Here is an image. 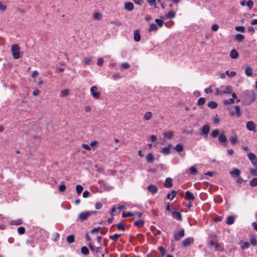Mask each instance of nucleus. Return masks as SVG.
Masks as SVG:
<instances>
[{"mask_svg": "<svg viewBox=\"0 0 257 257\" xmlns=\"http://www.w3.org/2000/svg\"><path fill=\"white\" fill-rule=\"evenodd\" d=\"M176 17V13L173 11H169L165 16L166 19H172Z\"/></svg>", "mask_w": 257, "mask_h": 257, "instance_id": "obj_19", "label": "nucleus"}, {"mask_svg": "<svg viewBox=\"0 0 257 257\" xmlns=\"http://www.w3.org/2000/svg\"><path fill=\"white\" fill-rule=\"evenodd\" d=\"M159 250L161 252L162 255L163 256L166 254V249L164 247L162 246H160L158 247Z\"/></svg>", "mask_w": 257, "mask_h": 257, "instance_id": "obj_53", "label": "nucleus"}, {"mask_svg": "<svg viewBox=\"0 0 257 257\" xmlns=\"http://www.w3.org/2000/svg\"><path fill=\"white\" fill-rule=\"evenodd\" d=\"M185 199L189 201H193L195 199V197L191 192L187 191L185 192Z\"/></svg>", "mask_w": 257, "mask_h": 257, "instance_id": "obj_8", "label": "nucleus"}, {"mask_svg": "<svg viewBox=\"0 0 257 257\" xmlns=\"http://www.w3.org/2000/svg\"><path fill=\"white\" fill-rule=\"evenodd\" d=\"M234 102V100L233 98H229L228 99H225L223 101V104L225 105L233 104Z\"/></svg>", "mask_w": 257, "mask_h": 257, "instance_id": "obj_31", "label": "nucleus"}, {"mask_svg": "<svg viewBox=\"0 0 257 257\" xmlns=\"http://www.w3.org/2000/svg\"><path fill=\"white\" fill-rule=\"evenodd\" d=\"M194 241V239L193 237H188L185 239L182 242V245L184 247H187L189 246L191 243H192Z\"/></svg>", "mask_w": 257, "mask_h": 257, "instance_id": "obj_7", "label": "nucleus"}, {"mask_svg": "<svg viewBox=\"0 0 257 257\" xmlns=\"http://www.w3.org/2000/svg\"><path fill=\"white\" fill-rule=\"evenodd\" d=\"M96 212L95 211H85L81 212L78 216V218L81 221H83L87 219V218L92 215L93 214H95Z\"/></svg>", "mask_w": 257, "mask_h": 257, "instance_id": "obj_4", "label": "nucleus"}, {"mask_svg": "<svg viewBox=\"0 0 257 257\" xmlns=\"http://www.w3.org/2000/svg\"><path fill=\"white\" fill-rule=\"evenodd\" d=\"M124 8L125 10L131 11L134 10V6L132 3L126 2L124 4Z\"/></svg>", "mask_w": 257, "mask_h": 257, "instance_id": "obj_15", "label": "nucleus"}, {"mask_svg": "<svg viewBox=\"0 0 257 257\" xmlns=\"http://www.w3.org/2000/svg\"><path fill=\"white\" fill-rule=\"evenodd\" d=\"M146 160L148 163H153L154 161L153 155L152 153H149L146 156Z\"/></svg>", "mask_w": 257, "mask_h": 257, "instance_id": "obj_23", "label": "nucleus"}, {"mask_svg": "<svg viewBox=\"0 0 257 257\" xmlns=\"http://www.w3.org/2000/svg\"><path fill=\"white\" fill-rule=\"evenodd\" d=\"M134 40L136 42H139L141 40V35L139 33V31L138 30H136L134 31Z\"/></svg>", "mask_w": 257, "mask_h": 257, "instance_id": "obj_16", "label": "nucleus"}, {"mask_svg": "<svg viewBox=\"0 0 257 257\" xmlns=\"http://www.w3.org/2000/svg\"><path fill=\"white\" fill-rule=\"evenodd\" d=\"M90 94L92 96L96 99H98L100 97V92L98 91V88L96 86H93L90 88Z\"/></svg>", "mask_w": 257, "mask_h": 257, "instance_id": "obj_5", "label": "nucleus"}, {"mask_svg": "<svg viewBox=\"0 0 257 257\" xmlns=\"http://www.w3.org/2000/svg\"><path fill=\"white\" fill-rule=\"evenodd\" d=\"M235 30L238 32H241L242 33L245 32V28L242 26L235 27Z\"/></svg>", "mask_w": 257, "mask_h": 257, "instance_id": "obj_46", "label": "nucleus"}, {"mask_svg": "<svg viewBox=\"0 0 257 257\" xmlns=\"http://www.w3.org/2000/svg\"><path fill=\"white\" fill-rule=\"evenodd\" d=\"M249 246V243L248 242H244L242 245H241V248L242 249H246V248H248V247Z\"/></svg>", "mask_w": 257, "mask_h": 257, "instance_id": "obj_59", "label": "nucleus"}, {"mask_svg": "<svg viewBox=\"0 0 257 257\" xmlns=\"http://www.w3.org/2000/svg\"><path fill=\"white\" fill-rule=\"evenodd\" d=\"M219 134V131L218 129L213 130L211 133V136L213 138H216Z\"/></svg>", "mask_w": 257, "mask_h": 257, "instance_id": "obj_36", "label": "nucleus"}, {"mask_svg": "<svg viewBox=\"0 0 257 257\" xmlns=\"http://www.w3.org/2000/svg\"><path fill=\"white\" fill-rule=\"evenodd\" d=\"M83 188L81 185H77L76 186V190L77 194H80L83 191Z\"/></svg>", "mask_w": 257, "mask_h": 257, "instance_id": "obj_45", "label": "nucleus"}, {"mask_svg": "<svg viewBox=\"0 0 257 257\" xmlns=\"http://www.w3.org/2000/svg\"><path fill=\"white\" fill-rule=\"evenodd\" d=\"M164 137L167 139H171L174 136V133L172 131H168L163 133Z\"/></svg>", "mask_w": 257, "mask_h": 257, "instance_id": "obj_17", "label": "nucleus"}, {"mask_svg": "<svg viewBox=\"0 0 257 257\" xmlns=\"http://www.w3.org/2000/svg\"><path fill=\"white\" fill-rule=\"evenodd\" d=\"M235 38L236 40L238 42H242L244 39V36L240 34H237Z\"/></svg>", "mask_w": 257, "mask_h": 257, "instance_id": "obj_27", "label": "nucleus"}, {"mask_svg": "<svg viewBox=\"0 0 257 257\" xmlns=\"http://www.w3.org/2000/svg\"><path fill=\"white\" fill-rule=\"evenodd\" d=\"M246 5L250 9H251L253 6V2L252 0H249L247 2Z\"/></svg>", "mask_w": 257, "mask_h": 257, "instance_id": "obj_55", "label": "nucleus"}, {"mask_svg": "<svg viewBox=\"0 0 257 257\" xmlns=\"http://www.w3.org/2000/svg\"><path fill=\"white\" fill-rule=\"evenodd\" d=\"M145 224V221L143 220H138L134 222V224L138 227H141L143 226Z\"/></svg>", "mask_w": 257, "mask_h": 257, "instance_id": "obj_25", "label": "nucleus"}, {"mask_svg": "<svg viewBox=\"0 0 257 257\" xmlns=\"http://www.w3.org/2000/svg\"><path fill=\"white\" fill-rule=\"evenodd\" d=\"M249 185L251 187H255L257 186V178H253L250 181Z\"/></svg>", "mask_w": 257, "mask_h": 257, "instance_id": "obj_37", "label": "nucleus"}, {"mask_svg": "<svg viewBox=\"0 0 257 257\" xmlns=\"http://www.w3.org/2000/svg\"><path fill=\"white\" fill-rule=\"evenodd\" d=\"M69 91L68 89H65L62 90L60 92V97L67 96L69 95Z\"/></svg>", "mask_w": 257, "mask_h": 257, "instance_id": "obj_28", "label": "nucleus"}, {"mask_svg": "<svg viewBox=\"0 0 257 257\" xmlns=\"http://www.w3.org/2000/svg\"><path fill=\"white\" fill-rule=\"evenodd\" d=\"M247 157L250 161H251L253 160H254V159L256 158V156L252 153H248Z\"/></svg>", "mask_w": 257, "mask_h": 257, "instance_id": "obj_48", "label": "nucleus"}, {"mask_svg": "<svg viewBox=\"0 0 257 257\" xmlns=\"http://www.w3.org/2000/svg\"><path fill=\"white\" fill-rule=\"evenodd\" d=\"M120 236V234H117V233H115V234H114L113 235H110L109 236V238L114 240V241H117V240H118V237Z\"/></svg>", "mask_w": 257, "mask_h": 257, "instance_id": "obj_42", "label": "nucleus"}, {"mask_svg": "<svg viewBox=\"0 0 257 257\" xmlns=\"http://www.w3.org/2000/svg\"><path fill=\"white\" fill-rule=\"evenodd\" d=\"M121 67L123 69H127L130 67V64L126 62H124L122 63Z\"/></svg>", "mask_w": 257, "mask_h": 257, "instance_id": "obj_44", "label": "nucleus"}, {"mask_svg": "<svg viewBox=\"0 0 257 257\" xmlns=\"http://www.w3.org/2000/svg\"><path fill=\"white\" fill-rule=\"evenodd\" d=\"M164 186L166 188H170L172 186V179L168 177L166 179Z\"/></svg>", "mask_w": 257, "mask_h": 257, "instance_id": "obj_13", "label": "nucleus"}, {"mask_svg": "<svg viewBox=\"0 0 257 257\" xmlns=\"http://www.w3.org/2000/svg\"><path fill=\"white\" fill-rule=\"evenodd\" d=\"M66 189V186L64 184H62L59 186V191L61 192H64Z\"/></svg>", "mask_w": 257, "mask_h": 257, "instance_id": "obj_57", "label": "nucleus"}, {"mask_svg": "<svg viewBox=\"0 0 257 257\" xmlns=\"http://www.w3.org/2000/svg\"><path fill=\"white\" fill-rule=\"evenodd\" d=\"M135 214L133 213L130 212H125L123 211L122 214V216L123 217H126L134 216Z\"/></svg>", "mask_w": 257, "mask_h": 257, "instance_id": "obj_43", "label": "nucleus"}, {"mask_svg": "<svg viewBox=\"0 0 257 257\" xmlns=\"http://www.w3.org/2000/svg\"><path fill=\"white\" fill-rule=\"evenodd\" d=\"M18 231L20 234H23L25 232V228L23 226H20L18 228Z\"/></svg>", "mask_w": 257, "mask_h": 257, "instance_id": "obj_54", "label": "nucleus"}, {"mask_svg": "<svg viewBox=\"0 0 257 257\" xmlns=\"http://www.w3.org/2000/svg\"><path fill=\"white\" fill-rule=\"evenodd\" d=\"M116 227H117V229H118V230H120V229L124 230L125 229V227L123 226V225L122 224V223H119L118 224H117L116 225Z\"/></svg>", "mask_w": 257, "mask_h": 257, "instance_id": "obj_60", "label": "nucleus"}, {"mask_svg": "<svg viewBox=\"0 0 257 257\" xmlns=\"http://www.w3.org/2000/svg\"><path fill=\"white\" fill-rule=\"evenodd\" d=\"M223 94H230L232 93V87L230 85L226 87L225 89L222 90Z\"/></svg>", "mask_w": 257, "mask_h": 257, "instance_id": "obj_26", "label": "nucleus"}, {"mask_svg": "<svg viewBox=\"0 0 257 257\" xmlns=\"http://www.w3.org/2000/svg\"><path fill=\"white\" fill-rule=\"evenodd\" d=\"M246 98L245 101L247 104H250L253 102L256 98V94L253 90H246L244 92Z\"/></svg>", "mask_w": 257, "mask_h": 257, "instance_id": "obj_1", "label": "nucleus"}, {"mask_svg": "<svg viewBox=\"0 0 257 257\" xmlns=\"http://www.w3.org/2000/svg\"><path fill=\"white\" fill-rule=\"evenodd\" d=\"M153 117V114L151 111H147L144 115V119L146 120H149Z\"/></svg>", "mask_w": 257, "mask_h": 257, "instance_id": "obj_22", "label": "nucleus"}, {"mask_svg": "<svg viewBox=\"0 0 257 257\" xmlns=\"http://www.w3.org/2000/svg\"><path fill=\"white\" fill-rule=\"evenodd\" d=\"M155 21L160 27H163L164 24V21L163 20L159 19H155Z\"/></svg>", "mask_w": 257, "mask_h": 257, "instance_id": "obj_50", "label": "nucleus"}, {"mask_svg": "<svg viewBox=\"0 0 257 257\" xmlns=\"http://www.w3.org/2000/svg\"><path fill=\"white\" fill-rule=\"evenodd\" d=\"M244 72L245 75L248 77H250L252 75V69L248 65L246 66Z\"/></svg>", "mask_w": 257, "mask_h": 257, "instance_id": "obj_14", "label": "nucleus"}, {"mask_svg": "<svg viewBox=\"0 0 257 257\" xmlns=\"http://www.w3.org/2000/svg\"><path fill=\"white\" fill-rule=\"evenodd\" d=\"M7 9V6L2 4V2H0V10L1 11H5Z\"/></svg>", "mask_w": 257, "mask_h": 257, "instance_id": "obj_63", "label": "nucleus"}, {"mask_svg": "<svg viewBox=\"0 0 257 257\" xmlns=\"http://www.w3.org/2000/svg\"><path fill=\"white\" fill-rule=\"evenodd\" d=\"M226 74L230 77H233L236 75V73L235 71L229 72V71L227 70L226 71Z\"/></svg>", "mask_w": 257, "mask_h": 257, "instance_id": "obj_47", "label": "nucleus"}, {"mask_svg": "<svg viewBox=\"0 0 257 257\" xmlns=\"http://www.w3.org/2000/svg\"><path fill=\"white\" fill-rule=\"evenodd\" d=\"M234 221V218L232 216H228L227 218L226 223L228 224H232Z\"/></svg>", "mask_w": 257, "mask_h": 257, "instance_id": "obj_35", "label": "nucleus"}, {"mask_svg": "<svg viewBox=\"0 0 257 257\" xmlns=\"http://www.w3.org/2000/svg\"><path fill=\"white\" fill-rule=\"evenodd\" d=\"M75 236L74 235H69L67 237V241L69 243H72L74 242Z\"/></svg>", "mask_w": 257, "mask_h": 257, "instance_id": "obj_29", "label": "nucleus"}, {"mask_svg": "<svg viewBox=\"0 0 257 257\" xmlns=\"http://www.w3.org/2000/svg\"><path fill=\"white\" fill-rule=\"evenodd\" d=\"M226 137L223 134H221L219 136L218 140L221 143H225L226 141Z\"/></svg>", "mask_w": 257, "mask_h": 257, "instance_id": "obj_33", "label": "nucleus"}, {"mask_svg": "<svg viewBox=\"0 0 257 257\" xmlns=\"http://www.w3.org/2000/svg\"><path fill=\"white\" fill-rule=\"evenodd\" d=\"M230 174L232 177L236 178L240 175V171L237 168H234L230 172Z\"/></svg>", "mask_w": 257, "mask_h": 257, "instance_id": "obj_11", "label": "nucleus"}, {"mask_svg": "<svg viewBox=\"0 0 257 257\" xmlns=\"http://www.w3.org/2000/svg\"><path fill=\"white\" fill-rule=\"evenodd\" d=\"M190 173L192 175H196L197 173V169L194 167H191L189 169Z\"/></svg>", "mask_w": 257, "mask_h": 257, "instance_id": "obj_52", "label": "nucleus"}, {"mask_svg": "<svg viewBox=\"0 0 257 257\" xmlns=\"http://www.w3.org/2000/svg\"><path fill=\"white\" fill-rule=\"evenodd\" d=\"M11 223L12 225H20L22 224V221L21 219H18L17 220H12Z\"/></svg>", "mask_w": 257, "mask_h": 257, "instance_id": "obj_51", "label": "nucleus"}, {"mask_svg": "<svg viewBox=\"0 0 257 257\" xmlns=\"http://www.w3.org/2000/svg\"><path fill=\"white\" fill-rule=\"evenodd\" d=\"M172 216L174 218H175L178 220L180 221L182 219V215L179 212H172Z\"/></svg>", "mask_w": 257, "mask_h": 257, "instance_id": "obj_12", "label": "nucleus"}, {"mask_svg": "<svg viewBox=\"0 0 257 257\" xmlns=\"http://www.w3.org/2000/svg\"><path fill=\"white\" fill-rule=\"evenodd\" d=\"M91 60L92 57H86L83 60V62L84 65H89L91 61Z\"/></svg>", "mask_w": 257, "mask_h": 257, "instance_id": "obj_40", "label": "nucleus"}, {"mask_svg": "<svg viewBox=\"0 0 257 257\" xmlns=\"http://www.w3.org/2000/svg\"><path fill=\"white\" fill-rule=\"evenodd\" d=\"M230 57L232 59H237L238 57V53L235 49H232L230 53Z\"/></svg>", "mask_w": 257, "mask_h": 257, "instance_id": "obj_20", "label": "nucleus"}, {"mask_svg": "<svg viewBox=\"0 0 257 257\" xmlns=\"http://www.w3.org/2000/svg\"><path fill=\"white\" fill-rule=\"evenodd\" d=\"M147 190L154 194L158 192V187L154 185H150L147 187Z\"/></svg>", "mask_w": 257, "mask_h": 257, "instance_id": "obj_9", "label": "nucleus"}, {"mask_svg": "<svg viewBox=\"0 0 257 257\" xmlns=\"http://www.w3.org/2000/svg\"><path fill=\"white\" fill-rule=\"evenodd\" d=\"M205 102V98L204 97H200L198 99L197 105L200 106L203 105Z\"/></svg>", "mask_w": 257, "mask_h": 257, "instance_id": "obj_38", "label": "nucleus"}, {"mask_svg": "<svg viewBox=\"0 0 257 257\" xmlns=\"http://www.w3.org/2000/svg\"><path fill=\"white\" fill-rule=\"evenodd\" d=\"M103 59L102 58H99L97 60V64L99 66H102L103 64Z\"/></svg>", "mask_w": 257, "mask_h": 257, "instance_id": "obj_64", "label": "nucleus"}, {"mask_svg": "<svg viewBox=\"0 0 257 257\" xmlns=\"http://www.w3.org/2000/svg\"><path fill=\"white\" fill-rule=\"evenodd\" d=\"M229 140L231 144L233 145L237 143L238 140L237 135L236 134H234L232 136H230Z\"/></svg>", "mask_w": 257, "mask_h": 257, "instance_id": "obj_21", "label": "nucleus"}, {"mask_svg": "<svg viewBox=\"0 0 257 257\" xmlns=\"http://www.w3.org/2000/svg\"><path fill=\"white\" fill-rule=\"evenodd\" d=\"M158 30V27L157 26V25L155 24H151L150 25V28L149 29V32H152V31H157Z\"/></svg>", "mask_w": 257, "mask_h": 257, "instance_id": "obj_30", "label": "nucleus"}, {"mask_svg": "<svg viewBox=\"0 0 257 257\" xmlns=\"http://www.w3.org/2000/svg\"><path fill=\"white\" fill-rule=\"evenodd\" d=\"M250 241L251 244L252 245L255 246L256 245L257 241H256V239H255V238H254V237L251 238Z\"/></svg>", "mask_w": 257, "mask_h": 257, "instance_id": "obj_61", "label": "nucleus"}, {"mask_svg": "<svg viewBox=\"0 0 257 257\" xmlns=\"http://www.w3.org/2000/svg\"><path fill=\"white\" fill-rule=\"evenodd\" d=\"M20 47L18 44H14L12 46L11 51L14 59H17L20 57Z\"/></svg>", "mask_w": 257, "mask_h": 257, "instance_id": "obj_3", "label": "nucleus"}, {"mask_svg": "<svg viewBox=\"0 0 257 257\" xmlns=\"http://www.w3.org/2000/svg\"><path fill=\"white\" fill-rule=\"evenodd\" d=\"M250 174L253 176H257V168L253 169L250 168L249 169Z\"/></svg>", "mask_w": 257, "mask_h": 257, "instance_id": "obj_49", "label": "nucleus"}, {"mask_svg": "<svg viewBox=\"0 0 257 257\" xmlns=\"http://www.w3.org/2000/svg\"><path fill=\"white\" fill-rule=\"evenodd\" d=\"M174 149L178 152H181L183 150V146H175V147L174 148Z\"/></svg>", "mask_w": 257, "mask_h": 257, "instance_id": "obj_56", "label": "nucleus"}, {"mask_svg": "<svg viewBox=\"0 0 257 257\" xmlns=\"http://www.w3.org/2000/svg\"><path fill=\"white\" fill-rule=\"evenodd\" d=\"M227 110L229 112L230 115L231 116L236 115L237 117H239L241 116L240 108L238 105H236L234 107H229L227 108Z\"/></svg>", "mask_w": 257, "mask_h": 257, "instance_id": "obj_2", "label": "nucleus"}, {"mask_svg": "<svg viewBox=\"0 0 257 257\" xmlns=\"http://www.w3.org/2000/svg\"><path fill=\"white\" fill-rule=\"evenodd\" d=\"M172 146H168L167 147H164L162 149V153L165 155H168L170 153V147Z\"/></svg>", "mask_w": 257, "mask_h": 257, "instance_id": "obj_41", "label": "nucleus"}, {"mask_svg": "<svg viewBox=\"0 0 257 257\" xmlns=\"http://www.w3.org/2000/svg\"><path fill=\"white\" fill-rule=\"evenodd\" d=\"M208 106L211 108H215L217 106V103L213 101H211L208 102Z\"/></svg>", "mask_w": 257, "mask_h": 257, "instance_id": "obj_34", "label": "nucleus"}, {"mask_svg": "<svg viewBox=\"0 0 257 257\" xmlns=\"http://www.w3.org/2000/svg\"><path fill=\"white\" fill-rule=\"evenodd\" d=\"M147 2L150 6L154 7L155 9H157L158 8L156 0H147Z\"/></svg>", "mask_w": 257, "mask_h": 257, "instance_id": "obj_32", "label": "nucleus"}, {"mask_svg": "<svg viewBox=\"0 0 257 257\" xmlns=\"http://www.w3.org/2000/svg\"><path fill=\"white\" fill-rule=\"evenodd\" d=\"M38 75H39V72H38V71H37V70H35V71H34L32 72V74H31V76L32 78H36V77H37Z\"/></svg>", "mask_w": 257, "mask_h": 257, "instance_id": "obj_62", "label": "nucleus"}, {"mask_svg": "<svg viewBox=\"0 0 257 257\" xmlns=\"http://www.w3.org/2000/svg\"><path fill=\"white\" fill-rule=\"evenodd\" d=\"M219 29V26L217 24H213L211 26V29L213 31H217Z\"/></svg>", "mask_w": 257, "mask_h": 257, "instance_id": "obj_58", "label": "nucleus"}, {"mask_svg": "<svg viewBox=\"0 0 257 257\" xmlns=\"http://www.w3.org/2000/svg\"><path fill=\"white\" fill-rule=\"evenodd\" d=\"M185 231L184 229H180L178 233H175L174 237L175 240L179 241L180 239L184 236Z\"/></svg>", "mask_w": 257, "mask_h": 257, "instance_id": "obj_6", "label": "nucleus"}, {"mask_svg": "<svg viewBox=\"0 0 257 257\" xmlns=\"http://www.w3.org/2000/svg\"><path fill=\"white\" fill-rule=\"evenodd\" d=\"M210 130L209 125L208 124H205L202 128V133L203 135H207Z\"/></svg>", "mask_w": 257, "mask_h": 257, "instance_id": "obj_18", "label": "nucleus"}, {"mask_svg": "<svg viewBox=\"0 0 257 257\" xmlns=\"http://www.w3.org/2000/svg\"><path fill=\"white\" fill-rule=\"evenodd\" d=\"M246 128L250 131H254L255 128V124L252 121H249L246 123Z\"/></svg>", "mask_w": 257, "mask_h": 257, "instance_id": "obj_10", "label": "nucleus"}, {"mask_svg": "<svg viewBox=\"0 0 257 257\" xmlns=\"http://www.w3.org/2000/svg\"><path fill=\"white\" fill-rule=\"evenodd\" d=\"M81 253L84 255H88L89 254V250L86 246H83L81 248Z\"/></svg>", "mask_w": 257, "mask_h": 257, "instance_id": "obj_39", "label": "nucleus"}, {"mask_svg": "<svg viewBox=\"0 0 257 257\" xmlns=\"http://www.w3.org/2000/svg\"><path fill=\"white\" fill-rule=\"evenodd\" d=\"M103 15L101 13L99 12H95L93 14V18L95 20H101L102 19Z\"/></svg>", "mask_w": 257, "mask_h": 257, "instance_id": "obj_24", "label": "nucleus"}]
</instances>
